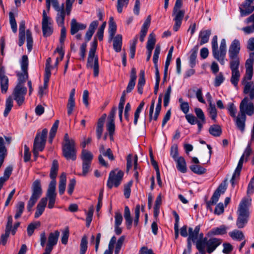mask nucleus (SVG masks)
<instances>
[{
    "label": "nucleus",
    "mask_w": 254,
    "mask_h": 254,
    "mask_svg": "<svg viewBox=\"0 0 254 254\" xmlns=\"http://www.w3.org/2000/svg\"><path fill=\"white\" fill-rule=\"evenodd\" d=\"M116 242V238L113 236L110 240L108 249H107L104 253L103 254H113V251L114 248V245Z\"/></svg>",
    "instance_id": "obj_58"
},
{
    "label": "nucleus",
    "mask_w": 254,
    "mask_h": 254,
    "mask_svg": "<svg viewBox=\"0 0 254 254\" xmlns=\"http://www.w3.org/2000/svg\"><path fill=\"white\" fill-rule=\"evenodd\" d=\"M125 240V237L122 236L118 240L116 246H115V250L114 254H119L120 250L121 249V248L123 246L124 241Z\"/></svg>",
    "instance_id": "obj_61"
},
{
    "label": "nucleus",
    "mask_w": 254,
    "mask_h": 254,
    "mask_svg": "<svg viewBox=\"0 0 254 254\" xmlns=\"http://www.w3.org/2000/svg\"><path fill=\"white\" fill-rule=\"evenodd\" d=\"M27 93V88L20 84H17L14 89L12 96H9L6 100L5 108L3 113L4 117H6L13 107V99L16 101L19 106H21L24 102L25 95Z\"/></svg>",
    "instance_id": "obj_1"
},
{
    "label": "nucleus",
    "mask_w": 254,
    "mask_h": 254,
    "mask_svg": "<svg viewBox=\"0 0 254 254\" xmlns=\"http://www.w3.org/2000/svg\"><path fill=\"white\" fill-rule=\"evenodd\" d=\"M234 118V122L237 128L243 133L245 130L246 115H243L238 113V115Z\"/></svg>",
    "instance_id": "obj_21"
},
{
    "label": "nucleus",
    "mask_w": 254,
    "mask_h": 254,
    "mask_svg": "<svg viewBox=\"0 0 254 254\" xmlns=\"http://www.w3.org/2000/svg\"><path fill=\"white\" fill-rule=\"evenodd\" d=\"M60 236V232L58 231H55L54 232L50 233L48 238V242L45 248L46 251L51 252L54 246L57 244L59 237Z\"/></svg>",
    "instance_id": "obj_18"
},
{
    "label": "nucleus",
    "mask_w": 254,
    "mask_h": 254,
    "mask_svg": "<svg viewBox=\"0 0 254 254\" xmlns=\"http://www.w3.org/2000/svg\"><path fill=\"white\" fill-rule=\"evenodd\" d=\"M254 192V177H253L248 186L247 193V196H249L250 195H251L253 194Z\"/></svg>",
    "instance_id": "obj_64"
},
{
    "label": "nucleus",
    "mask_w": 254,
    "mask_h": 254,
    "mask_svg": "<svg viewBox=\"0 0 254 254\" xmlns=\"http://www.w3.org/2000/svg\"><path fill=\"white\" fill-rule=\"evenodd\" d=\"M57 12L56 20L59 25L64 26L65 12L64 10V4L63 3L60 7L55 9Z\"/></svg>",
    "instance_id": "obj_23"
},
{
    "label": "nucleus",
    "mask_w": 254,
    "mask_h": 254,
    "mask_svg": "<svg viewBox=\"0 0 254 254\" xmlns=\"http://www.w3.org/2000/svg\"><path fill=\"white\" fill-rule=\"evenodd\" d=\"M7 155V149L4 145V140L0 137V168L3 164L4 159Z\"/></svg>",
    "instance_id": "obj_36"
},
{
    "label": "nucleus",
    "mask_w": 254,
    "mask_h": 254,
    "mask_svg": "<svg viewBox=\"0 0 254 254\" xmlns=\"http://www.w3.org/2000/svg\"><path fill=\"white\" fill-rule=\"evenodd\" d=\"M48 130L44 128L41 132H38L34 139L33 153L35 158H37L39 151H42L45 146Z\"/></svg>",
    "instance_id": "obj_3"
},
{
    "label": "nucleus",
    "mask_w": 254,
    "mask_h": 254,
    "mask_svg": "<svg viewBox=\"0 0 254 254\" xmlns=\"http://www.w3.org/2000/svg\"><path fill=\"white\" fill-rule=\"evenodd\" d=\"M124 172L118 169L112 171L110 174L107 182V186L111 189L113 186L118 187L123 179Z\"/></svg>",
    "instance_id": "obj_7"
},
{
    "label": "nucleus",
    "mask_w": 254,
    "mask_h": 254,
    "mask_svg": "<svg viewBox=\"0 0 254 254\" xmlns=\"http://www.w3.org/2000/svg\"><path fill=\"white\" fill-rule=\"evenodd\" d=\"M241 49L240 42L238 39L234 40L231 43L228 54L230 59V63H240L238 57Z\"/></svg>",
    "instance_id": "obj_9"
},
{
    "label": "nucleus",
    "mask_w": 254,
    "mask_h": 254,
    "mask_svg": "<svg viewBox=\"0 0 254 254\" xmlns=\"http://www.w3.org/2000/svg\"><path fill=\"white\" fill-rule=\"evenodd\" d=\"M175 161L177 163V168L179 171L183 173L187 172L186 163L183 157L180 156Z\"/></svg>",
    "instance_id": "obj_37"
},
{
    "label": "nucleus",
    "mask_w": 254,
    "mask_h": 254,
    "mask_svg": "<svg viewBox=\"0 0 254 254\" xmlns=\"http://www.w3.org/2000/svg\"><path fill=\"white\" fill-rule=\"evenodd\" d=\"M80 254H85L87 249V237L84 236L81 240Z\"/></svg>",
    "instance_id": "obj_55"
},
{
    "label": "nucleus",
    "mask_w": 254,
    "mask_h": 254,
    "mask_svg": "<svg viewBox=\"0 0 254 254\" xmlns=\"http://www.w3.org/2000/svg\"><path fill=\"white\" fill-rule=\"evenodd\" d=\"M26 41L27 49L30 52L32 49L33 41L32 37V33L29 29L26 30Z\"/></svg>",
    "instance_id": "obj_51"
},
{
    "label": "nucleus",
    "mask_w": 254,
    "mask_h": 254,
    "mask_svg": "<svg viewBox=\"0 0 254 254\" xmlns=\"http://www.w3.org/2000/svg\"><path fill=\"white\" fill-rule=\"evenodd\" d=\"M21 68L22 72H17V76L18 77V82L17 84H20V86H23V84L26 82L28 78V59L26 55H23L22 57L21 61L20 62Z\"/></svg>",
    "instance_id": "obj_8"
},
{
    "label": "nucleus",
    "mask_w": 254,
    "mask_h": 254,
    "mask_svg": "<svg viewBox=\"0 0 254 254\" xmlns=\"http://www.w3.org/2000/svg\"><path fill=\"white\" fill-rule=\"evenodd\" d=\"M98 24V21L97 20L93 21L90 23L85 37V40L87 42L89 41L91 39V37L94 33L95 29L97 28Z\"/></svg>",
    "instance_id": "obj_29"
},
{
    "label": "nucleus",
    "mask_w": 254,
    "mask_h": 254,
    "mask_svg": "<svg viewBox=\"0 0 254 254\" xmlns=\"http://www.w3.org/2000/svg\"><path fill=\"white\" fill-rule=\"evenodd\" d=\"M244 85V93L249 94L251 100L254 99V83L250 82L245 83H242Z\"/></svg>",
    "instance_id": "obj_28"
},
{
    "label": "nucleus",
    "mask_w": 254,
    "mask_h": 254,
    "mask_svg": "<svg viewBox=\"0 0 254 254\" xmlns=\"http://www.w3.org/2000/svg\"><path fill=\"white\" fill-rule=\"evenodd\" d=\"M208 111L210 117L214 122H216V119L217 116V112L215 105H212V106H209Z\"/></svg>",
    "instance_id": "obj_59"
},
{
    "label": "nucleus",
    "mask_w": 254,
    "mask_h": 254,
    "mask_svg": "<svg viewBox=\"0 0 254 254\" xmlns=\"http://www.w3.org/2000/svg\"><path fill=\"white\" fill-rule=\"evenodd\" d=\"M221 243V240L217 238H211L208 240L207 252L209 254L213 252Z\"/></svg>",
    "instance_id": "obj_26"
},
{
    "label": "nucleus",
    "mask_w": 254,
    "mask_h": 254,
    "mask_svg": "<svg viewBox=\"0 0 254 254\" xmlns=\"http://www.w3.org/2000/svg\"><path fill=\"white\" fill-rule=\"evenodd\" d=\"M106 117H107L106 114H104L99 119V120L98 121L96 132L97 138L98 139H100L101 137V136H102V134L103 133V127H104V122L106 119Z\"/></svg>",
    "instance_id": "obj_25"
},
{
    "label": "nucleus",
    "mask_w": 254,
    "mask_h": 254,
    "mask_svg": "<svg viewBox=\"0 0 254 254\" xmlns=\"http://www.w3.org/2000/svg\"><path fill=\"white\" fill-rule=\"evenodd\" d=\"M207 239L205 238V239L198 240L196 242V247L200 253H204L205 247L207 246Z\"/></svg>",
    "instance_id": "obj_44"
},
{
    "label": "nucleus",
    "mask_w": 254,
    "mask_h": 254,
    "mask_svg": "<svg viewBox=\"0 0 254 254\" xmlns=\"http://www.w3.org/2000/svg\"><path fill=\"white\" fill-rule=\"evenodd\" d=\"M93 155L89 151L83 149L81 154V159L82 163H91Z\"/></svg>",
    "instance_id": "obj_38"
},
{
    "label": "nucleus",
    "mask_w": 254,
    "mask_h": 254,
    "mask_svg": "<svg viewBox=\"0 0 254 254\" xmlns=\"http://www.w3.org/2000/svg\"><path fill=\"white\" fill-rule=\"evenodd\" d=\"M236 225L238 228H243L248 222L249 214L238 213Z\"/></svg>",
    "instance_id": "obj_33"
},
{
    "label": "nucleus",
    "mask_w": 254,
    "mask_h": 254,
    "mask_svg": "<svg viewBox=\"0 0 254 254\" xmlns=\"http://www.w3.org/2000/svg\"><path fill=\"white\" fill-rule=\"evenodd\" d=\"M226 190V186L225 184H221L214 192L210 200L207 202L206 205L207 208H210L211 206L216 204L219 200V197L221 194H223Z\"/></svg>",
    "instance_id": "obj_14"
},
{
    "label": "nucleus",
    "mask_w": 254,
    "mask_h": 254,
    "mask_svg": "<svg viewBox=\"0 0 254 254\" xmlns=\"http://www.w3.org/2000/svg\"><path fill=\"white\" fill-rule=\"evenodd\" d=\"M191 92L195 93L196 97L197 100L202 103H205V101L202 97V93L201 88H198L196 90L195 88H193L189 90L188 97L191 98L192 97Z\"/></svg>",
    "instance_id": "obj_35"
},
{
    "label": "nucleus",
    "mask_w": 254,
    "mask_h": 254,
    "mask_svg": "<svg viewBox=\"0 0 254 254\" xmlns=\"http://www.w3.org/2000/svg\"><path fill=\"white\" fill-rule=\"evenodd\" d=\"M42 17V26H51L52 24V19L47 15L45 10L43 11Z\"/></svg>",
    "instance_id": "obj_52"
},
{
    "label": "nucleus",
    "mask_w": 254,
    "mask_h": 254,
    "mask_svg": "<svg viewBox=\"0 0 254 254\" xmlns=\"http://www.w3.org/2000/svg\"><path fill=\"white\" fill-rule=\"evenodd\" d=\"M59 124V121L56 120L54 124H53L52 128L50 130V136H49V141L50 142H52L54 137L56 135V133L57 132L58 126Z\"/></svg>",
    "instance_id": "obj_49"
},
{
    "label": "nucleus",
    "mask_w": 254,
    "mask_h": 254,
    "mask_svg": "<svg viewBox=\"0 0 254 254\" xmlns=\"http://www.w3.org/2000/svg\"><path fill=\"white\" fill-rule=\"evenodd\" d=\"M58 169L59 164L58 161L55 160L53 161L50 171V177L52 181L49 184L47 192V197H46L47 199H49L48 207L50 209H52L54 207L56 201L57 195L56 192V186L57 184L56 178L57 177Z\"/></svg>",
    "instance_id": "obj_2"
},
{
    "label": "nucleus",
    "mask_w": 254,
    "mask_h": 254,
    "mask_svg": "<svg viewBox=\"0 0 254 254\" xmlns=\"http://www.w3.org/2000/svg\"><path fill=\"white\" fill-rule=\"evenodd\" d=\"M62 150L63 156L67 160L74 161L76 159L77 150L75 147V142L63 144Z\"/></svg>",
    "instance_id": "obj_10"
},
{
    "label": "nucleus",
    "mask_w": 254,
    "mask_h": 254,
    "mask_svg": "<svg viewBox=\"0 0 254 254\" xmlns=\"http://www.w3.org/2000/svg\"><path fill=\"white\" fill-rule=\"evenodd\" d=\"M91 164V163H82V172L79 175L84 177L86 176L90 170Z\"/></svg>",
    "instance_id": "obj_62"
},
{
    "label": "nucleus",
    "mask_w": 254,
    "mask_h": 254,
    "mask_svg": "<svg viewBox=\"0 0 254 254\" xmlns=\"http://www.w3.org/2000/svg\"><path fill=\"white\" fill-rule=\"evenodd\" d=\"M179 102L180 103V108L182 111L185 114H187L189 112V103L185 102L182 98L179 99Z\"/></svg>",
    "instance_id": "obj_57"
},
{
    "label": "nucleus",
    "mask_w": 254,
    "mask_h": 254,
    "mask_svg": "<svg viewBox=\"0 0 254 254\" xmlns=\"http://www.w3.org/2000/svg\"><path fill=\"white\" fill-rule=\"evenodd\" d=\"M145 103L144 101L141 102L138 107L137 108L135 113L134 117V124L136 125L138 122V119L139 117L140 113L144 106Z\"/></svg>",
    "instance_id": "obj_53"
},
{
    "label": "nucleus",
    "mask_w": 254,
    "mask_h": 254,
    "mask_svg": "<svg viewBox=\"0 0 254 254\" xmlns=\"http://www.w3.org/2000/svg\"><path fill=\"white\" fill-rule=\"evenodd\" d=\"M66 174L64 173H63L60 176L59 185V193L61 195L64 194L66 186Z\"/></svg>",
    "instance_id": "obj_40"
},
{
    "label": "nucleus",
    "mask_w": 254,
    "mask_h": 254,
    "mask_svg": "<svg viewBox=\"0 0 254 254\" xmlns=\"http://www.w3.org/2000/svg\"><path fill=\"white\" fill-rule=\"evenodd\" d=\"M253 61H254V52L250 54V58L246 62V74L242 80V83L250 82L253 74Z\"/></svg>",
    "instance_id": "obj_11"
},
{
    "label": "nucleus",
    "mask_w": 254,
    "mask_h": 254,
    "mask_svg": "<svg viewBox=\"0 0 254 254\" xmlns=\"http://www.w3.org/2000/svg\"><path fill=\"white\" fill-rule=\"evenodd\" d=\"M161 105H162V95L160 94L159 96L158 100V103L156 107L155 112L154 115V120L156 121L158 119V116L160 114L161 109Z\"/></svg>",
    "instance_id": "obj_56"
},
{
    "label": "nucleus",
    "mask_w": 254,
    "mask_h": 254,
    "mask_svg": "<svg viewBox=\"0 0 254 254\" xmlns=\"http://www.w3.org/2000/svg\"><path fill=\"white\" fill-rule=\"evenodd\" d=\"M129 0H117V9L119 13H122L123 8L126 7L128 3Z\"/></svg>",
    "instance_id": "obj_54"
},
{
    "label": "nucleus",
    "mask_w": 254,
    "mask_h": 254,
    "mask_svg": "<svg viewBox=\"0 0 254 254\" xmlns=\"http://www.w3.org/2000/svg\"><path fill=\"white\" fill-rule=\"evenodd\" d=\"M9 79L5 75L4 67L0 64V85L2 93H6L8 88Z\"/></svg>",
    "instance_id": "obj_17"
},
{
    "label": "nucleus",
    "mask_w": 254,
    "mask_h": 254,
    "mask_svg": "<svg viewBox=\"0 0 254 254\" xmlns=\"http://www.w3.org/2000/svg\"><path fill=\"white\" fill-rule=\"evenodd\" d=\"M209 132L214 136H219L222 133V129L220 126L214 125L209 127Z\"/></svg>",
    "instance_id": "obj_45"
},
{
    "label": "nucleus",
    "mask_w": 254,
    "mask_h": 254,
    "mask_svg": "<svg viewBox=\"0 0 254 254\" xmlns=\"http://www.w3.org/2000/svg\"><path fill=\"white\" fill-rule=\"evenodd\" d=\"M251 201L250 196L243 198L240 203L238 213L249 214L248 208L251 204Z\"/></svg>",
    "instance_id": "obj_20"
},
{
    "label": "nucleus",
    "mask_w": 254,
    "mask_h": 254,
    "mask_svg": "<svg viewBox=\"0 0 254 254\" xmlns=\"http://www.w3.org/2000/svg\"><path fill=\"white\" fill-rule=\"evenodd\" d=\"M87 67L88 68H93L94 71V75L96 77L99 74V64L98 59L97 56H95V54L89 53Z\"/></svg>",
    "instance_id": "obj_15"
},
{
    "label": "nucleus",
    "mask_w": 254,
    "mask_h": 254,
    "mask_svg": "<svg viewBox=\"0 0 254 254\" xmlns=\"http://www.w3.org/2000/svg\"><path fill=\"white\" fill-rule=\"evenodd\" d=\"M211 34V31L210 29L201 30L199 34L200 39V45H202L208 42L209 37Z\"/></svg>",
    "instance_id": "obj_32"
},
{
    "label": "nucleus",
    "mask_w": 254,
    "mask_h": 254,
    "mask_svg": "<svg viewBox=\"0 0 254 254\" xmlns=\"http://www.w3.org/2000/svg\"><path fill=\"white\" fill-rule=\"evenodd\" d=\"M190 169L194 173L201 175L205 173L206 170L198 165H192L190 167Z\"/></svg>",
    "instance_id": "obj_48"
},
{
    "label": "nucleus",
    "mask_w": 254,
    "mask_h": 254,
    "mask_svg": "<svg viewBox=\"0 0 254 254\" xmlns=\"http://www.w3.org/2000/svg\"><path fill=\"white\" fill-rule=\"evenodd\" d=\"M172 15L174 17V20L175 21L173 29L174 31H177L182 24L185 15V11L183 10H173Z\"/></svg>",
    "instance_id": "obj_19"
},
{
    "label": "nucleus",
    "mask_w": 254,
    "mask_h": 254,
    "mask_svg": "<svg viewBox=\"0 0 254 254\" xmlns=\"http://www.w3.org/2000/svg\"><path fill=\"white\" fill-rule=\"evenodd\" d=\"M240 63H230V68L231 70L230 81L236 89H238V82L241 76L239 70Z\"/></svg>",
    "instance_id": "obj_13"
},
{
    "label": "nucleus",
    "mask_w": 254,
    "mask_h": 254,
    "mask_svg": "<svg viewBox=\"0 0 254 254\" xmlns=\"http://www.w3.org/2000/svg\"><path fill=\"white\" fill-rule=\"evenodd\" d=\"M239 113L248 116H252L254 113V105L252 102H249L247 97H245L241 101Z\"/></svg>",
    "instance_id": "obj_12"
},
{
    "label": "nucleus",
    "mask_w": 254,
    "mask_h": 254,
    "mask_svg": "<svg viewBox=\"0 0 254 254\" xmlns=\"http://www.w3.org/2000/svg\"><path fill=\"white\" fill-rule=\"evenodd\" d=\"M86 27V25L85 24L78 23L75 19L73 18L70 22V33L71 35H74L78 31L84 30Z\"/></svg>",
    "instance_id": "obj_22"
},
{
    "label": "nucleus",
    "mask_w": 254,
    "mask_h": 254,
    "mask_svg": "<svg viewBox=\"0 0 254 254\" xmlns=\"http://www.w3.org/2000/svg\"><path fill=\"white\" fill-rule=\"evenodd\" d=\"M124 218L126 220L127 228L128 229H130L131 227L132 219L130 216L129 209L127 206H125V207Z\"/></svg>",
    "instance_id": "obj_41"
},
{
    "label": "nucleus",
    "mask_w": 254,
    "mask_h": 254,
    "mask_svg": "<svg viewBox=\"0 0 254 254\" xmlns=\"http://www.w3.org/2000/svg\"><path fill=\"white\" fill-rule=\"evenodd\" d=\"M24 203L22 201L19 202L17 204L16 213L14 216L15 219H18L21 216L24 209Z\"/></svg>",
    "instance_id": "obj_50"
},
{
    "label": "nucleus",
    "mask_w": 254,
    "mask_h": 254,
    "mask_svg": "<svg viewBox=\"0 0 254 254\" xmlns=\"http://www.w3.org/2000/svg\"><path fill=\"white\" fill-rule=\"evenodd\" d=\"M32 191V195L27 203V209L28 211H31L32 208L42 195V190L40 180H36L33 182Z\"/></svg>",
    "instance_id": "obj_5"
},
{
    "label": "nucleus",
    "mask_w": 254,
    "mask_h": 254,
    "mask_svg": "<svg viewBox=\"0 0 254 254\" xmlns=\"http://www.w3.org/2000/svg\"><path fill=\"white\" fill-rule=\"evenodd\" d=\"M229 236L233 240L241 241L245 238L243 233L238 230H234L229 233Z\"/></svg>",
    "instance_id": "obj_43"
},
{
    "label": "nucleus",
    "mask_w": 254,
    "mask_h": 254,
    "mask_svg": "<svg viewBox=\"0 0 254 254\" xmlns=\"http://www.w3.org/2000/svg\"><path fill=\"white\" fill-rule=\"evenodd\" d=\"M239 9L241 16L244 17L249 15L254 11L253 0H245L240 5Z\"/></svg>",
    "instance_id": "obj_16"
},
{
    "label": "nucleus",
    "mask_w": 254,
    "mask_h": 254,
    "mask_svg": "<svg viewBox=\"0 0 254 254\" xmlns=\"http://www.w3.org/2000/svg\"><path fill=\"white\" fill-rule=\"evenodd\" d=\"M75 100H68V103L67 104V114L68 116H70L75 108Z\"/></svg>",
    "instance_id": "obj_63"
},
{
    "label": "nucleus",
    "mask_w": 254,
    "mask_h": 254,
    "mask_svg": "<svg viewBox=\"0 0 254 254\" xmlns=\"http://www.w3.org/2000/svg\"><path fill=\"white\" fill-rule=\"evenodd\" d=\"M150 16H148L147 18L145 20L144 23L142 25L141 27L140 32V41L142 42L144 40V38L147 34L148 29L149 27L150 24Z\"/></svg>",
    "instance_id": "obj_27"
},
{
    "label": "nucleus",
    "mask_w": 254,
    "mask_h": 254,
    "mask_svg": "<svg viewBox=\"0 0 254 254\" xmlns=\"http://www.w3.org/2000/svg\"><path fill=\"white\" fill-rule=\"evenodd\" d=\"M47 204V198L43 197L41 199L36 207V211L35 213V218H37L43 214Z\"/></svg>",
    "instance_id": "obj_24"
},
{
    "label": "nucleus",
    "mask_w": 254,
    "mask_h": 254,
    "mask_svg": "<svg viewBox=\"0 0 254 254\" xmlns=\"http://www.w3.org/2000/svg\"><path fill=\"white\" fill-rule=\"evenodd\" d=\"M136 79V70L135 68H132L131 70L130 79L126 90L123 92L122 96L120 98V103L119 104V109L123 110L124 104L126 100V95L127 93L131 92L135 85V81Z\"/></svg>",
    "instance_id": "obj_6"
},
{
    "label": "nucleus",
    "mask_w": 254,
    "mask_h": 254,
    "mask_svg": "<svg viewBox=\"0 0 254 254\" xmlns=\"http://www.w3.org/2000/svg\"><path fill=\"white\" fill-rule=\"evenodd\" d=\"M113 41V48L117 52L121 51L122 46V36L121 34H118L112 39Z\"/></svg>",
    "instance_id": "obj_34"
},
{
    "label": "nucleus",
    "mask_w": 254,
    "mask_h": 254,
    "mask_svg": "<svg viewBox=\"0 0 254 254\" xmlns=\"http://www.w3.org/2000/svg\"><path fill=\"white\" fill-rule=\"evenodd\" d=\"M117 30V25L114 20L113 17H111L109 20V40H112Z\"/></svg>",
    "instance_id": "obj_39"
},
{
    "label": "nucleus",
    "mask_w": 254,
    "mask_h": 254,
    "mask_svg": "<svg viewBox=\"0 0 254 254\" xmlns=\"http://www.w3.org/2000/svg\"><path fill=\"white\" fill-rule=\"evenodd\" d=\"M228 227L225 225H221L219 227L212 229L210 233L212 235H222L227 233Z\"/></svg>",
    "instance_id": "obj_42"
},
{
    "label": "nucleus",
    "mask_w": 254,
    "mask_h": 254,
    "mask_svg": "<svg viewBox=\"0 0 254 254\" xmlns=\"http://www.w3.org/2000/svg\"><path fill=\"white\" fill-rule=\"evenodd\" d=\"M199 231L200 227L199 226H196L194 230L192 228L190 227L189 228V237L187 240L190 241H192L193 242H195L198 238Z\"/></svg>",
    "instance_id": "obj_31"
},
{
    "label": "nucleus",
    "mask_w": 254,
    "mask_h": 254,
    "mask_svg": "<svg viewBox=\"0 0 254 254\" xmlns=\"http://www.w3.org/2000/svg\"><path fill=\"white\" fill-rule=\"evenodd\" d=\"M49 76H44L43 86H41L39 87L38 91V94L40 97H43V96L45 94V90L48 87V84L49 81Z\"/></svg>",
    "instance_id": "obj_47"
},
{
    "label": "nucleus",
    "mask_w": 254,
    "mask_h": 254,
    "mask_svg": "<svg viewBox=\"0 0 254 254\" xmlns=\"http://www.w3.org/2000/svg\"><path fill=\"white\" fill-rule=\"evenodd\" d=\"M25 23L24 21H21L19 24V46L23 45L25 42Z\"/></svg>",
    "instance_id": "obj_30"
},
{
    "label": "nucleus",
    "mask_w": 254,
    "mask_h": 254,
    "mask_svg": "<svg viewBox=\"0 0 254 254\" xmlns=\"http://www.w3.org/2000/svg\"><path fill=\"white\" fill-rule=\"evenodd\" d=\"M160 51V47L159 45H157L156 46L153 56V61L154 64V66H158L157 63Z\"/></svg>",
    "instance_id": "obj_60"
},
{
    "label": "nucleus",
    "mask_w": 254,
    "mask_h": 254,
    "mask_svg": "<svg viewBox=\"0 0 254 254\" xmlns=\"http://www.w3.org/2000/svg\"><path fill=\"white\" fill-rule=\"evenodd\" d=\"M156 43L155 36L154 33H151L149 34L146 45L147 50H153Z\"/></svg>",
    "instance_id": "obj_46"
},
{
    "label": "nucleus",
    "mask_w": 254,
    "mask_h": 254,
    "mask_svg": "<svg viewBox=\"0 0 254 254\" xmlns=\"http://www.w3.org/2000/svg\"><path fill=\"white\" fill-rule=\"evenodd\" d=\"M212 54L220 63L223 65L225 63V57L226 54V42L225 39L221 41L219 50L218 49L217 42L212 41Z\"/></svg>",
    "instance_id": "obj_4"
}]
</instances>
